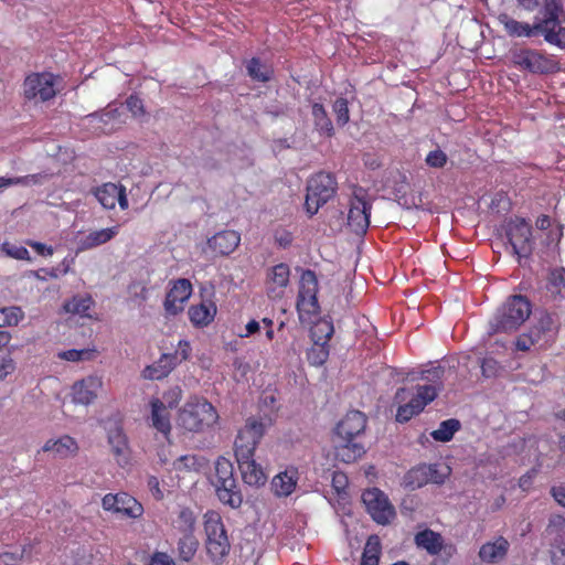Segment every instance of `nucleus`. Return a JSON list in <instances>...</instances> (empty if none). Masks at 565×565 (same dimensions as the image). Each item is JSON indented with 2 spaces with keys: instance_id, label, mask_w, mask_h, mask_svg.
Segmentation results:
<instances>
[{
  "instance_id": "nucleus-1",
  "label": "nucleus",
  "mask_w": 565,
  "mask_h": 565,
  "mask_svg": "<svg viewBox=\"0 0 565 565\" xmlns=\"http://www.w3.org/2000/svg\"><path fill=\"white\" fill-rule=\"evenodd\" d=\"M562 11V0H543L533 24L518 21L505 12L500 13L497 19L510 38L543 35L547 43L565 49V26L559 21Z\"/></svg>"
},
{
  "instance_id": "nucleus-2",
  "label": "nucleus",
  "mask_w": 565,
  "mask_h": 565,
  "mask_svg": "<svg viewBox=\"0 0 565 565\" xmlns=\"http://www.w3.org/2000/svg\"><path fill=\"white\" fill-rule=\"evenodd\" d=\"M444 373V367L433 366L422 372V379L430 384L416 385L415 391L406 387L396 391L394 401L399 404L395 415L396 422L407 423L437 397L443 387Z\"/></svg>"
},
{
  "instance_id": "nucleus-3",
  "label": "nucleus",
  "mask_w": 565,
  "mask_h": 565,
  "mask_svg": "<svg viewBox=\"0 0 565 565\" xmlns=\"http://www.w3.org/2000/svg\"><path fill=\"white\" fill-rule=\"evenodd\" d=\"M367 418L360 411L348 412L334 428V449L339 460L355 462L365 454V447L358 439L364 433Z\"/></svg>"
},
{
  "instance_id": "nucleus-4",
  "label": "nucleus",
  "mask_w": 565,
  "mask_h": 565,
  "mask_svg": "<svg viewBox=\"0 0 565 565\" xmlns=\"http://www.w3.org/2000/svg\"><path fill=\"white\" fill-rule=\"evenodd\" d=\"M218 420L216 408L203 397H191L178 412L177 425L189 433H203Z\"/></svg>"
},
{
  "instance_id": "nucleus-5",
  "label": "nucleus",
  "mask_w": 565,
  "mask_h": 565,
  "mask_svg": "<svg viewBox=\"0 0 565 565\" xmlns=\"http://www.w3.org/2000/svg\"><path fill=\"white\" fill-rule=\"evenodd\" d=\"M531 312L532 305L525 296L512 295L497 310L489 323V332H513L529 319Z\"/></svg>"
},
{
  "instance_id": "nucleus-6",
  "label": "nucleus",
  "mask_w": 565,
  "mask_h": 565,
  "mask_svg": "<svg viewBox=\"0 0 565 565\" xmlns=\"http://www.w3.org/2000/svg\"><path fill=\"white\" fill-rule=\"evenodd\" d=\"M206 553L214 565H224L231 551L227 532L218 512L209 510L204 514Z\"/></svg>"
},
{
  "instance_id": "nucleus-7",
  "label": "nucleus",
  "mask_w": 565,
  "mask_h": 565,
  "mask_svg": "<svg viewBox=\"0 0 565 565\" xmlns=\"http://www.w3.org/2000/svg\"><path fill=\"white\" fill-rule=\"evenodd\" d=\"M216 495L224 504L233 509L239 508L243 502L242 492L234 476V466L225 457H218L215 461V475L213 479Z\"/></svg>"
},
{
  "instance_id": "nucleus-8",
  "label": "nucleus",
  "mask_w": 565,
  "mask_h": 565,
  "mask_svg": "<svg viewBox=\"0 0 565 565\" xmlns=\"http://www.w3.org/2000/svg\"><path fill=\"white\" fill-rule=\"evenodd\" d=\"M513 65L532 74H553L559 71L554 55L543 50L521 47L511 52Z\"/></svg>"
},
{
  "instance_id": "nucleus-9",
  "label": "nucleus",
  "mask_w": 565,
  "mask_h": 565,
  "mask_svg": "<svg viewBox=\"0 0 565 565\" xmlns=\"http://www.w3.org/2000/svg\"><path fill=\"white\" fill-rule=\"evenodd\" d=\"M338 190L335 177L329 172H318L307 182V194L305 201L306 211L310 216L331 200Z\"/></svg>"
},
{
  "instance_id": "nucleus-10",
  "label": "nucleus",
  "mask_w": 565,
  "mask_h": 565,
  "mask_svg": "<svg viewBox=\"0 0 565 565\" xmlns=\"http://www.w3.org/2000/svg\"><path fill=\"white\" fill-rule=\"evenodd\" d=\"M57 76L50 72H33L22 83V95L25 100L45 103L57 94Z\"/></svg>"
},
{
  "instance_id": "nucleus-11",
  "label": "nucleus",
  "mask_w": 565,
  "mask_h": 565,
  "mask_svg": "<svg viewBox=\"0 0 565 565\" xmlns=\"http://www.w3.org/2000/svg\"><path fill=\"white\" fill-rule=\"evenodd\" d=\"M372 203L367 191L361 186H354L349 201L348 226L356 235L366 233L370 226Z\"/></svg>"
},
{
  "instance_id": "nucleus-12",
  "label": "nucleus",
  "mask_w": 565,
  "mask_h": 565,
  "mask_svg": "<svg viewBox=\"0 0 565 565\" xmlns=\"http://www.w3.org/2000/svg\"><path fill=\"white\" fill-rule=\"evenodd\" d=\"M265 435V424L255 417L247 418L243 428L237 433L234 443L236 460L255 457V450Z\"/></svg>"
},
{
  "instance_id": "nucleus-13",
  "label": "nucleus",
  "mask_w": 565,
  "mask_h": 565,
  "mask_svg": "<svg viewBox=\"0 0 565 565\" xmlns=\"http://www.w3.org/2000/svg\"><path fill=\"white\" fill-rule=\"evenodd\" d=\"M318 278L313 270L306 269L300 276L299 291L297 297V310L300 319L303 315L308 317L319 313L320 307L318 303Z\"/></svg>"
},
{
  "instance_id": "nucleus-14",
  "label": "nucleus",
  "mask_w": 565,
  "mask_h": 565,
  "mask_svg": "<svg viewBox=\"0 0 565 565\" xmlns=\"http://www.w3.org/2000/svg\"><path fill=\"white\" fill-rule=\"evenodd\" d=\"M507 236L515 255L529 257L533 252L532 225L523 217L511 218L507 224Z\"/></svg>"
},
{
  "instance_id": "nucleus-15",
  "label": "nucleus",
  "mask_w": 565,
  "mask_h": 565,
  "mask_svg": "<svg viewBox=\"0 0 565 565\" xmlns=\"http://www.w3.org/2000/svg\"><path fill=\"white\" fill-rule=\"evenodd\" d=\"M362 501L371 518L382 525H386L395 516V510L387 497L377 488L366 489L362 493Z\"/></svg>"
},
{
  "instance_id": "nucleus-16",
  "label": "nucleus",
  "mask_w": 565,
  "mask_h": 565,
  "mask_svg": "<svg viewBox=\"0 0 565 565\" xmlns=\"http://www.w3.org/2000/svg\"><path fill=\"white\" fill-rule=\"evenodd\" d=\"M102 505L105 511L130 519H138L143 514L142 504L127 492L107 493L102 500Z\"/></svg>"
},
{
  "instance_id": "nucleus-17",
  "label": "nucleus",
  "mask_w": 565,
  "mask_h": 565,
  "mask_svg": "<svg viewBox=\"0 0 565 565\" xmlns=\"http://www.w3.org/2000/svg\"><path fill=\"white\" fill-rule=\"evenodd\" d=\"M437 463H422L409 469L404 476V486L412 490L428 483L443 484L448 473H441Z\"/></svg>"
},
{
  "instance_id": "nucleus-18",
  "label": "nucleus",
  "mask_w": 565,
  "mask_h": 565,
  "mask_svg": "<svg viewBox=\"0 0 565 565\" xmlns=\"http://www.w3.org/2000/svg\"><path fill=\"white\" fill-rule=\"evenodd\" d=\"M290 281V267L286 263L276 264L266 270L264 287L271 300L281 299Z\"/></svg>"
},
{
  "instance_id": "nucleus-19",
  "label": "nucleus",
  "mask_w": 565,
  "mask_h": 565,
  "mask_svg": "<svg viewBox=\"0 0 565 565\" xmlns=\"http://www.w3.org/2000/svg\"><path fill=\"white\" fill-rule=\"evenodd\" d=\"M546 532L552 536L550 553L553 565H565V519L561 515L551 518Z\"/></svg>"
},
{
  "instance_id": "nucleus-20",
  "label": "nucleus",
  "mask_w": 565,
  "mask_h": 565,
  "mask_svg": "<svg viewBox=\"0 0 565 565\" xmlns=\"http://www.w3.org/2000/svg\"><path fill=\"white\" fill-rule=\"evenodd\" d=\"M149 408L150 412L146 418L148 425L169 439L172 430L170 409L156 396L149 401Z\"/></svg>"
},
{
  "instance_id": "nucleus-21",
  "label": "nucleus",
  "mask_w": 565,
  "mask_h": 565,
  "mask_svg": "<svg viewBox=\"0 0 565 565\" xmlns=\"http://www.w3.org/2000/svg\"><path fill=\"white\" fill-rule=\"evenodd\" d=\"M192 294V285L189 279H177L164 299V309L169 315H178L183 310L184 302Z\"/></svg>"
},
{
  "instance_id": "nucleus-22",
  "label": "nucleus",
  "mask_w": 565,
  "mask_h": 565,
  "mask_svg": "<svg viewBox=\"0 0 565 565\" xmlns=\"http://www.w3.org/2000/svg\"><path fill=\"white\" fill-rule=\"evenodd\" d=\"M94 195L105 209H115L116 204H118L121 210L128 209L126 189L122 185H117L111 182L104 183L95 190Z\"/></svg>"
},
{
  "instance_id": "nucleus-23",
  "label": "nucleus",
  "mask_w": 565,
  "mask_h": 565,
  "mask_svg": "<svg viewBox=\"0 0 565 565\" xmlns=\"http://www.w3.org/2000/svg\"><path fill=\"white\" fill-rule=\"evenodd\" d=\"M102 385V379L95 375H90L75 382L72 387L73 402L76 404L89 405L96 399Z\"/></svg>"
},
{
  "instance_id": "nucleus-24",
  "label": "nucleus",
  "mask_w": 565,
  "mask_h": 565,
  "mask_svg": "<svg viewBox=\"0 0 565 565\" xmlns=\"http://www.w3.org/2000/svg\"><path fill=\"white\" fill-rule=\"evenodd\" d=\"M510 543L503 536L486 542L479 550V558L483 563L497 564L503 561L509 552Z\"/></svg>"
},
{
  "instance_id": "nucleus-25",
  "label": "nucleus",
  "mask_w": 565,
  "mask_h": 565,
  "mask_svg": "<svg viewBox=\"0 0 565 565\" xmlns=\"http://www.w3.org/2000/svg\"><path fill=\"white\" fill-rule=\"evenodd\" d=\"M241 235L235 231H222L209 238L210 248L222 256L230 255L239 245Z\"/></svg>"
},
{
  "instance_id": "nucleus-26",
  "label": "nucleus",
  "mask_w": 565,
  "mask_h": 565,
  "mask_svg": "<svg viewBox=\"0 0 565 565\" xmlns=\"http://www.w3.org/2000/svg\"><path fill=\"white\" fill-rule=\"evenodd\" d=\"M178 355L163 353L157 361L145 367L142 376L147 380H162L178 365Z\"/></svg>"
},
{
  "instance_id": "nucleus-27",
  "label": "nucleus",
  "mask_w": 565,
  "mask_h": 565,
  "mask_svg": "<svg viewBox=\"0 0 565 565\" xmlns=\"http://www.w3.org/2000/svg\"><path fill=\"white\" fill-rule=\"evenodd\" d=\"M108 443L117 463L125 467L129 463V446L127 437L120 427H115L108 433Z\"/></svg>"
},
{
  "instance_id": "nucleus-28",
  "label": "nucleus",
  "mask_w": 565,
  "mask_h": 565,
  "mask_svg": "<svg viewBox=\"0 0 565 565\" xmlns=\"http://www.w3.org/2000/svg\"><path fill=\"white\" fill-rule=\"evenodd\" d=\"M241 470L243 481L248 486L259 487L265 484L267 476L254 457L236 460Z\"/></svg>"
},
{
  "instance_id": "nucleus-29",
  "label": "nucleus",
  "mask_w": 565,
  "mask_h": 565,
  "mask_svg": "<svg viewBox=\"0 0 565 565\" xmlns=\"http://www.w3.org/2000/svg\"><path fill=\"white\" fill-rule=\"evenodd\" d=\"M297 482L298 470L290 467L273 478L271 489L277 497H288L295 491Z\"/></svg>"
},
{
  "instance_id": "nucleus-30",
  "label": "nucleus",
  "mask_w": 565,
  "mask_h": 565,
  "mask_svg": "<svg viewBox=\"0 0 565 565\" xmlns=\"http://www.w3.org/2000/svg\"><path fill=\"white\" fill-rule=\"evenodd\" d=\"M216 306L212 301H201L192 305L188 310V316L194 327L203 328L209 326L215 318Z\"/></svg>"
},
{
  "instance_id": "nucleus-31",
  "label": "nucleus",
  "mask_w": 565,
  "mask_h": 565,
  "mask_svg": "<svg viewBox=\"0 0 565 565\" xmlns=\"http://www.w3.org/2000/svg\"><path fill=\"white\" fill-rule=\"evenodd\" d=\"M34 545L32 543L22 546L0 545V563L3 565H19L24 559H31Z\"/></svg>"
},
{
  "instance_id": "nucleus-32",
  "label": "nucleus",
  "mask_w": 565,
  "mask_h": 565,
  "mask_svg": "<svg viewBox=\"0 0 565 565\" xmlns=\"http://www.w3.org/2000/svg\"><path fill=\"white\" fill-rule=\"evenodd\" d=\"M44 452H54L60 458L74 456L78 451L77 441L70 435H64L58 439H49L42 447Z\"/></svg>"
},
{
  "instance_id": "nucleus-33",
  "label": "nucleus",
  "mask_w": 565,
  "mask_h": 565,
  "mask_svg": "<svg viewBox=\"0 0 565 565\" xmlns=\"http://www.w3.org/2000/svg\"><path fill=\"white\" fill-rule=\"evenodd\" d=\"M414 540L417 547L427 551L430 555H438L444 547L443 536L430 529L416 533Z\"/></svg>"
},
{
  "instance_id": "nucleus-34",
  "label": "nucleus",
  "mask_w": 565,
  "mask_h": 565,
  "mask_svg": "<svg viewBox=\"0 0 565 565\" xmlns=\"http://www.w3.org/2000/svg\"><path fill=\"white\" fill-rule=\"evenodd\" d=\"M311 115L313 118L315 129L319 132L320 136L328 138L334 136L333 124L322 104L313 103L311 107Z\"/></svg>"
},
{
  "instance_id": "nucleus-35",
  "label": "nucleus",
  "mask_w": 565,
  "mask_h": 565,
  "mask_svg": "<svg viewBox=\"0 0 565 565\" xmlns=\"http://www.w3.org/2000/svg\"><path fill=\"white\" fill-rule=\"evenodd\" d=\"M120 225L89 232L81 242L83 249H92L111 241L119 233Z\"/></svg>"
},
{
  "instance_id": "nucleus-36",
  "label": "nucleus",
  "mask_w": 565,
  "mask_h": 565,
  "mask_svg": "<svg viewBox=\"0 0 565 565\" xmlns=\"http://www.w3.org/2000/svg\"><path fill=\"white\" fill-rule=\"evenodd\" d=\"M173 529L181 535L194 534L196 527V515L190 508H181L172 521Z\"/></svg>"
},
{
  "instance_id": "nucleus-37",
  "label": "nucleus",
  "mask_w": 565,
  "mask_h": 565,
  "mask_svg": "<svg viewBox=\"0 0 565 565\" xmlns=\"http://www.w3.org/2000/svg\"><path fill=\"white\" fill-rule=\"evenodd\" d=\"M199 548V541L194 534L181 535L178 541V555L183 562L194 558Z\"/></svg>"
},
{
  "instance_id": "nucleus-38",
  "label": "nucleus",
  "mask_w": 565,
  "mask_h": 565,
  "mask_svg": "<svg viewBox=\"0 0 565 565\" xmlns=\"http://www.w3.org/2000/svg\"><path fill=\"white\" fill-rule=\"evenodd\" d=\"M94 305V300L89 295H76L72 299L67 300L63 308L68 313L81 315L83 317L88 316V310Z\"/></svg>"
},
{
  "instance_id": "nucleus-39",
  "label": "nucleus",
  "mask_w": 565,
  "mask_h": 565,
  "mask_svg": "<svg viewBox=\"0 0 565 565\" xmlns=\"http://www.w3.org/2000/svg\"><path fill=\"white\" fill-rule=\"evenodd\" d=\"M531 330L540 341H547L556 331L555 321L550 313H542Z\"/></svg>"
},
{
  "instance_id": "nucleus-40",
  "label": "nucleus",
  "mask_w": 565,
  "mask_h": 565,
  "mask_svg": "<svg viewBox=\"0 0 565 565\" xmlns=\"http://www.w3.org/2000/svg\"><path fill=\"white\" fill-rule=\"evenodd\" d=\"M248 76L257 82L266 83L273 77L271 67L263 64L258 57H252L246 65Z\"/></svg>"
},
{
  "instance_id": "nucleus-41",
  "label": "nucleus",
  "mask_w": 565,
  "mask_h": 565,
  "mask_svg": "<svg viewBox=\"0 0 565 565\" xmlns=\"http://www.w3.org/2000/svg\"><path fill=\"white\" fill-rule=\"evenodd\" d=\"M460 422L456 418L444 420L440 423L439 427L431 433V437L436 441H450L454 435L460 429Z\"/></svg>"
},
{
  "instance_id": "nucleus-42",
  "label": "nucleus",
  "mask_w": 565,
  "mask_h": 565,
  "mask_svg": "<svg viewBox=\"0 0 565 565\" xmlns=\"http://www.w3.org/2000/svg\"><path fill=\"white\" fill-rule=\"evenodd\" d=\"M329 358L328 343L313 340V345L307 352V359L311 365L320 366Z\"/></svg>"
},
{
  "instance_id": "nucleus-43",
  "label": "nucleus",
  "mask_w": 565,
  "mask_h": 565,
  "mask_svg": "<svg viewBox=\"0 0 565 565\" xmlns=\"http://www.w3.org/2000/svg\"><path fill=\"white\" fill-rule=\"evenodd\" d=\"M23 317V311L19 307L0 308V328L18 326Z\"/></svg>"
},
{
  "instance_id": "nucleus-44",
  "label": "nucleus",
  "mask_w": 565,
  "mask_h": 565,
  "mask_svg": "<svg viewBox=\"0 0 565 565\" xmlns=\"http://www.w3.org/2000/svg\"><path fill=\"white\" fill-rule=\"evenodd\" d=\"M333 113L335 115L337 124L340 127L345 126L350 120L349 103L345 98L339 97L332 105Z\"/></svg>"
},
{
  "instance_id": "nucleus-45",
  "label": "nucleus",
  "mask_w": 565,
  "mask_h": 565,
  "mask_svg": "<svg viewBox=\"0 0 565 565\" xmlns=\"http://www.w3.org/2000/svg\"><path fill=\"white\" fill-rule=\"evenodd\" d=\"M334 332L333 324L329 321H320L311 330L313 340L328 343Z\"/></svg>"
},
{
  "instance_id": "nucleus-46",
  "label": "nucleus",
  "mask_w": 565,
  "mask_h": 565,
  "mask_svg": "<svg viewBox=\"0 0 565 565\" xmlns=\"http://www.w3.org/2000/svg\"><path fill=\"white\" fill-rule=\"evenodd\" d=\"M173 467L178 471H198L201 467L200 458L195 455H184L179 457Z\"/></svg>"
},
{
  "instance_id": "nucleus-47",
  "label": "nucleus",
  "mask_w": 565,
  "mask_h": 565,
  "mask_svg": "<svg viewBox=\"0 0 565 565\" xmlns=\"http://www.w3.org/2000/svg\"><path fill=\"white\" fill-rule=\"evenodd\" d=\"M1 250L11 258L28 262L31 260L30 253L24 246L4 242L1 245Z\"/></svg>"
},
{
  "instance_id": "nucleus-48",
  "label": "nucleus",
  "mask_w": 565,
  "mask_h": 565,
  "mask_svg": "<svg viewBox=\"0 0 565 565\" xmlns=\"http://www.w3.org/2000/svg\"><path fill=\"white\" fill-rule=\"evenodd\" d=\"M563 287H565V269L555 268L550 273L548 289L559 294Z\"/></svg>"
},
{
  "instance_id": "nucleus-49",
  "label": "nucleus",
  "mask_w": 565,
  "mask_h": 565,
  "mask_svg": "<svg viewBox=\"0 0 565 565\" xmlns=\"http://www.w3.org/2000/svg\"><path fill=\"white\" fill-rule=\"evenodd\" d=\"M15 370V363L12 359V350L4 351L0 354V380H4Z\"/></svg>"
},
{
  "instance_id": "nucleus-50",
  "label": "nucleus",
  "mask_w": 565,
  "mask_h": 565,
  "mask_svg": "<svg viewBox=\"0 0 565 565\" xmlns=\"http://www.w3.org/2000/svg\"><path fill=\"white\" fill-rule=\"evenodd\" d=\"M161 401H163V403L166 404V406L168 407V409H173L178 406V404L180 403V401L182 399V390L180 386H173L171 388H169L168 391H166L163 394H162V398H160Z\"/></svg>"
},
{
  "instance_id": "nucleus-51",
  "label": "nucleus",
  "mask_w": 565,
  "mask_h": 565,
  "mask_svg": "<svg viewBox=\"0 0 565 565\" xmlns=\"http://www.w3.org/2000/svg\"><path fill=\"white\" fill-rule=\"evenodd\" d=\"M447 154L440 149L429 151L425 159L428 167L437 169L444 168L447 163Z\"/></svg>"
},
{
  "instance_id": "nucleus-52",
  "label": "nucleus",
  "mask_w": 565,
  "mask_h": 565,
  "mask_svg": "<svg viewBox=\"0 0 565 565\" xmlns=\"http://www.w3.org/2000/svg\"><path fill=\"white\" fill-rule=\"evenodd\" d=\"M539 342L540 340L530 329L529 333H522L521 335L518 337L515 341V348L519 351L525 352L529 351L533 345H535Z\"/></svg>"
},
{
  "instance_id": "nucleus-53",
  "label": "nucleus",
  "mask_w": 565,
  "mask_h": 565,
  "mask_svg": "<svg viewBox=\"0 0 565 565\" xmlns=\"http://www.w3.org/2000/svg\"><path fill=\"white\" fill-rule=\"evenodd\" d=\"M35 175H23V177H0V191L12 186V185H29L31 181H34Z\"/></svg>"
},
{
  "instance_id": "nucleus-54",
  "label": "nucleus",
  "mask_w": 565,
  "mask_h": 565,
  "mask_svg": "<svg viewBox=\"0 0 565 565\" xmlns=\"http://www.w3.org/2000/svg\"><path fill=\"white\" fill-rule=\"evenodd\" d=\"M381 542L377 535H371L365 544L363 556L380 558Z\"/></svg>"
},
{
  "instance_id": "nucleus-55",
  "label": "nucleus",
  "mask_w": 565,
  "mask_h": 565,
  "mask_svg": "<svg viewBox=\"0 0 565 565\" xmlns=\"http://www.w3.org/2000/svg\"><path fill=\"white\" fill-rule=\"evenodd\" d=\"M500 370V363L493 358H484L481 362V371L486 377L497 376Z\"/></svg>"
},
{
  "instance_id": "nucleus-56",
  "label": "nucleus",
  "mask_w": 565,
  "mask_h": 565,
  "mask_svg": "<svg viewBox=\"0 0 565 565\" xmlns=\"http://www.w3.org/2000/svg\"><path fill=\"white\" fill-rule=\"evenodd\" d=\"M126 106L134 117H140L145 115L142 99L137 95H130L126 99Z\"/></svg>"
},
{
  "instance_id": "nucleus-57",
  "label": "nucleus",
  "mask_w": 565,
  "mask_h": 565,
  "mask_svg": "<svg viewBox=\"0 0 565 565\" xmlns=\"http://www.w3.org/2000/svg\"><path fill=\"white\" fill-rule=\"evenodd\" d=\"M90 352L88 350L71 349L60 353V358L66 361L77 362L88 359Z\"/></svg>"
},
{
  "instance_id": "nucleus-58",
  "label": "nucleus",
  "mask_w": 565,
  "mask_h": 565,
  "mask_svg": "<svg viewBox=\"0 0 565 565\" xmlns=\"http://www.w3.org/2000/svg\"><path fill=\"white\" fill-rule=\"evenodd\" d=\"M274 238L275 243L282 248L289 247L294 241L292 233L284 228L277 230L275 232Z\"/></svg>"
},
{
  "instance_id": "nucleus-59",
  "label": "nucleus",
  "mask_w": 565,
  "mask_h": 565,
  "mask_svg": "<svg viewBox=\"0 0 565 565\" xmlns=\"http://www.w3.org/2000/svg\"><path fill=\"white\" fill-rule=\"evenodd\" d=\"M25 244L28 246H30L31 248H33L39 255L41 256H52L53 253H54V249L52 246H49L44 243H41V242H36V241H32V239H28L25 242Z\"/></svg>"
},
{
  "instance_id": "nucleus-60",
  "label": "nucleus",
  "mask_w": 565,
  "mask_h": 565,
  "mask_svg": "<svg viewBox=\"0 0 565 565\" xmlns=\"http://www.w3.org/2000/svg\"><path fill=\"white\" fill-rule=\"evenodd\" d=\"M89 118L92 119H99V121L102 122H109L110 120H115V119H118L119 117V113L116 108H109L105 111H102V113H94V114H90L88 115Z\"/></svg>"
},
{
  "instance_id": "nucleus-61",
  "label": "nucleus",
  "mask_w": 565,
  "mask_h": 565,
  "mask_svg": "<svg viewBox=\"0 0 565 565\" xmlns=\"http://www.w3.org/2000/svg\"><path fill=\"white\" fill-rule=\"evenodd\" d=\"M191 353V347L190 343L186 340H180L178 344V350L173 352L172 354L178 355V364H180L182 361H185L189 359Z\"/></svg>"
},
{
  "instance_id": "nucleus-62",
  "label": "nucleus",
  "mask_w": 565,
  "mask_h": 565,
  "mask_svg": "<svg viewBox=\"0 0 565 565\" xmlns=\"http://www.w3.org/2000/svg\"><path fill=\"white\" fill-rule=\"evenodd\" d=\"M348 484V478L343 472L335 471L332 476V486L337 490V492H341L345 489Z\"/></svg>"
},
{
  "instance_id": "nucleus-63",
  "label": "nucleus",
  "mask_w": 565,
  "mask_h": 565,
  "mask_svg": "<svg viewBox=\"0 0 565 565\" xmlns=\"http://www.w3.org/2000/svg\"><path fill=\"white\" fill-rule=\"evenodd\" d=\"M149 565H174V563L166 553H156L151 557Z\"/></svg>"
},
{
  "instance_id": "nucleus-64",
  "label": "nucleus",
  "mask_w": 565,
  "mask_h": 565,
  "mask_svg": "<svg viewBox=\"0 0 565 565\" xmlns=\"http://www.w3.org/2000/svg\"><path fill=\"white\" fill-rule=\"evenodd\" d=\"M551 492H552V495L554 497V499L561 505L565 507V484L558 486V487H553Z\"/></svg>"
}]
</instances>
